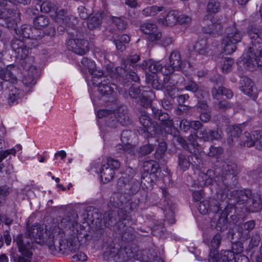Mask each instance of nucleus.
Listing matches in <instances>:
<instances>
[{"instance_id": "7ed1b4c3", "label": "nucleus", "mask_w": 262, "mask_h": 262, "mask_svg": "<svg viewBox=\"0 0 262 262\" xmlns=\"http://www.w3.org/2000/svg\"><path fill=\"white\" fill-rule=\"evenodd\" d=\"M97 116L99 118H105L107 125L113 128H116L118 123L122 126H127L132 123L128 111L124 105H120L115 110H99Z\"/></svg>"}, {"instance_id": "4be33fe9", "label": "nucleus", "mask_w": 262, "mask_h": 262, "mask_svg": "<svg viewBox=\"0 0 262 262\" xmlns=\"http://www.w3.org/2000/svg\"><path fill=\"white\" fill-rule=\"evenodd\" d=\"M182 59L180 52L174 50L169 56V65L167 67L168 73L171 74L174 71H179L182 68Z\"/></svg>"}, {"instance_id": "f3484780", "label": "nucleus", "mask_w": 262, "mask_h": 262, "mask_svg": "<svg viewBox=\"0 0 262 262\" xmlns=\"http://www.w3.org/2000/svg\"><path fill=\"white\" fill-rule=\"evenodd\" d=\"M21 73V69L14 64L7 65L6 67L0 66V83L4 82L11 84L16 83L17 76Z\"/></svg>"}, {"instance_id": "0eeeda50", "label": "nucleus", "mask_w": 262, "mask_h": 262, "mask_svg": "<svg viewBox=\"0 0 262 262\" xmlns=\"http://www.w3.org/2000/svg\"><path fill=\"white\" fill-rule=\"evenodd\" d=\"M135 171L129 168L126 170V173L122 176L118 180L117 187L120 190L123 191L129 195L136 193L140 187L138 180L134 178Z\"/></svg>"}, {"instance_id": "774afa93", "label": "nucleus", "mask_w": 262, "mask_h": 262, "mask_svg": "<svg viewBox=\"0 0 262 262\" xmlns=\"http://www.w3.org/2000/svg\"><path fill=\"white\" fill-rule=\"evenodd\" d=\"M71 259L73 262L84 261L86 260L87 256L84 253L81 251H77V252L71 257Z\"/></svg>"}, {"instance_id": "6e6d98bb", "label": "nucleus", "mask_w": 262, "mask_h": 262, "mask_svg": "<svg viewBox=\"0 0 262 262\" xmlns=\"http://www.w3.org/2000/svg\"><path fill=\"white\" fill-rule=\"evenodd\" d=\"M111 19L118 30L122 31L126 28L127 23L124 18L112 16Z\"/></svg>"}, {"instance_id": "69168bd1", "label": "nucleus", "mask_w": 262, "mask_h": 262, "mask_svg": "<svg viewBox=\"0 0 262 262\" xmlns=\"http://www.w3.org/2000/svg\"><path fill=\"white\" fill-rule=\"evenodd\" d=\"M16 152H17L14 147L5 150H0V163H1L9 155H12L15 156Z\"/></svg>"}, {"instance_id": "a211bd4d", "label": "nucleus", "mask_w": 262, "mask_h": 262, "mask_svg": "<svg viewBox=\"0 0 262 262\" xmlns=\"http://www.w3.org/2000/svg\"><path fill=\"white\" fill-rule=\"evenodd\" d=\"M80 247L79 242L75 237H70L59 241V251L62 253L76 252Z\"/></svg>"}, {"instance_id": "c85d7f7f", "label": "nucleus", "mask_w": 262, "mask_h": 262, "mask_svg": "<svg viewBox=\"0 0 262 262\" xmlns=\"http://www.w3.org/2000/svg\"><path fill=\"white\" fill-rule=\"evenodd\" d=\"M262 26L257 28L255 26H249L248 29V35L251 39L252 44H260L262 42Z\"/></svg>"}, {"instance_id": "79ce46f5", "label": "nucleus", "mask_w": 262, "mask_h": 262, "mask_svg": "<svg viewBox=\"0 0 262 262\" xmlns=\"http://www.w3.org/2000/svg\"><path fill=\"white\" fill-rule=\"evenodd\" d=\"M77 215L73 214L71 216H67L62 219L61 221V227L63 228H74L77 224Z\"/></svg>"}, {"instance_id": "09e8293b", "label": "nucleus", "mask_w": 262, "mask_h": 262, "mask_svg": "<svg viewBox=\"0 0 262 262\" xmlns=\"http://www.w3.org/2000/svg\"><path fill=\"white\" fill-rule=\"evenodd\" d=\"M81 63L89 69V72L92 76L97 75L98 71L95 70L96 66L94 62L87 58L83 57L81 60Z\"/></svg>"}, {"instance_id": "ea45409f", "label": "nucleus", "mask_w": 262, "mask_h": 262, "mask_svg": "<svg viewBox=\"0 0 262 262\" xmlns=\"http://www.w3.org/2000/svg\"><path fill=\"white\" fill-rule=\"evenodd\" d=\"M139 113V120L140 124L143 127H145L146 128H150L152 123L149 116V114L145 110V108H141Z\"/></svg>"}, {"instance_id": "4c0bfd02", "label": "nucleus", "mask_w": 262, "mask_h": 262, "mask_svg": "<svg viewBox=\"0 0 262 262\" xmlns=\"http://www.w3.org/2000/svg\"><path fill=\"white\" fill-rule=\"evenodd\" d=\"M102 17L101 13H97L93 14L88 19V28L92 30L99 28L102 24Z\"/></svg>"}, {"instance_id": "3c124183", "label": "nucleus", "mask_w": 262, "mask_h": 262, "mask_svg": "<svg viewBox=\"0 0 262 262\" xmlns=\"http://www.w3.org/2000/svg\"><path fill=\"white\" fill-rule=\"evenodd\" d=\"M219 262H235V256L231 250H222Z\"/></svg>"}, {"instance_id": "680f3d73", "label": "nucleus", "mask_w": 262, "mask_h": 262, "mask_svg": "<svg viewBox=\"0 0 262 262\" xmlns=\"http://www.w3.org/2000/svg\"><path fill=\"white\" fill-rule=\"evenodd\" d=\"M147 35V39L149 41H156L160 40L161 38L162 33L158 29L157 27L155 31H151Z\"/></svg>"}, {"instance_id": "e433bc0d", "label": "nucleus", "mask_w": 262, "mask_h": 262, "mask_svg": "<svg viewBox=\"0 0 262 262\" xmlns=\"http://www.w3.org/2000/svg\"><path fill=\"white\" fill-rule=\"evenodd\" d=\"M177 12L171 11L167 13L165 17L159 18L158 21L164 26H172L177 23Z\"/></svg>"}, {"instance_id": "f03ea898", "label": "nucleus", "mask_w": 262, "mask_h": 262, "mask_svg": "<svg viewBox=\"0 0 262 262\" xmlns=\"http://www.w3.org/2000/svg\"><path fill=\"white\" fill-rule=\"evenodd\" d=\"M214 178L218 198L226 200L229 189L235 186L237 174L236 164L231 161H222L217 165Z\"/></svg>"}, {"instance_id": "20e7f679", "label": "nucleus", "mask_w": 262, "mask_h": 262, "mask_svg": "<svg viewBox=\"0 0 262 262\" xmlns=\"http://www.w3.org/2000/svg\"><path fill=\"white\" fill-rule=\"evenodd\" d=\"M153 116L155 120L160 121L161 126L158 125L154 126L153 130L155 132V136H164L165 134H172L173 131L174 134L178 133V130H176L174 126L173 121L170 119L169 115L166 113L162 112L161 110H156L155 108H151Z\"/></svg>"}, {"instance_id": "9d476101", "label": "nucleus", "mask_w": 262, "mask_h": 262, "mask_svg": "<svg viewBox=\"0 0 262 262\" xmlns=\"http://www.w3.org/2000/svg\"><path fill=\"white\" fill-rule=\"evenodd\" d=\"M11 48L14 52L17 60H20L21 66L26 64V63H32L33 61V57H29L30 54V49L21 40L14 38L11 41Z\"/></svg>"}, {"instance_id": "37998d69", "label": "nucleus", "mask_w": 262, "mask_h": 262, "mask_svg": "<svg viewBox=\"0 0 262 262\" xmlns=\"http://www.w3.org/2000/svg\"><path fill=\"white\" fill-rule=\"evenodd\" d=\"M236 43L223 38L222 43L223 53L227 55L233 53L236 49Z\"/></svg>"}, {"instance_id": "72a5a7b5", "label": "nucleus", "mask_w": 262, "mask_h": 262, "mask_svg": "<svg viewBox=\"0 0 262 262\" xmlns=\"http://www.w3.org/2000/svg\"><path fill=\"white\" fill-rule=\"evenodd\" d=\"M193 49L199 55L207 56L209 54L210 49L207 40L205 38L198 40L193 46Z\"/></svg>"}, {"instance_id": "a19ab883", "label": "nucleus", "mask_w": 262, "mask_h": 262, "mask_svg": "<svg viewBox=\"0 0 262 262\" xmlns=\"http://www.w3.org/2000/svg\"><path fill=\"white\" fill-rule=\"evenodd\" d=\"M23 95V92L20 90L16 88L12 89L7 99L9 105L11 106L17 104Z\"/></svg>"}, {"instance_id": "9b49d317", "label": "nucleus", "mask_w": 262, "mask_h": 262, "mask_svg": "<svg viewBox=\"0 0 262 262\" xmlns=\"http://www.w3.org/2000/svg\"><path fill=\"white\" fill-rule=\"evenodd\" d=\"M29 235L34 238L36 242L40 245L46 244L50 250H56L54 245V233H51L50 231H46L45 233L37 226H33L28 230Z\"/></svg>"}, {"instance_id": "58836bf2", "label": "nucleus", "mask_w": 262, "mask_h": 262, "mask_svg": "<svg viewBox=\"0 0 262 262\" xmlns=\"http://www.w3.org/2000/svg\"><path fill=\"white\" fill-rule=\"evenodd\" d=\"M54 13L55 14V16L53 15H51V16L54 17L56 22L62 24L65 26L69 25L71 17L68 15L67 11L64 9H61L58 11V9L57 8V12H54Z\"/></svg>"}, {"instance_id": "e2e57ef3", "label": "nucleus", "mask_w": 262, "mask_h": 262, "mask_svg": "<svg viewBox=\"0 0 262 262\" xmlns=\"http://www.w3.org/2000/svg\"><path fill=\"white\" fill-rule=\"evenodd\" d=\"M243 250L244 247L242 242H236L232 244L231 252L234 255H236L238 256V255L241 254Z\"/></svg>"}, {"instance_id": "338daca9", "label": "nucleus", "mask_w": 262, "mask_h": 262, "mask_svg": "<svg viewBox=\"0 0 262 262\" xmlns=\"http://www.w3.org/2000/svg\"><path fill=\"white\" fill-rule=\"evenodd\" d=\"M223 149L221 147H215L211 146L209 148V152L208 153V155L209 157H215L222 154Z\"/></svg>"}, {"instance_id": "423d86ee", "label": "nucleus", "mask_w": 262, "mask_h": 262, "mask_svg": "<svg viewBox=\"0 0 262 262\" xmlns=\"http://www.w3.org/2000/svg\"><path fill=\"white\" fill-rule=\"evenodd\" d=\"M226 132L229 135L227 142L229 145H235L239 147L253 146V142L249 140L250 133L245 132L242 134L241 128L236 125H231L226 129Z\"/></svg>"}, {"instance_id": "39448f33", "label": "nucleus", "mask_w": 262, "mask_h": 262, "mask_svg": "<svg viewBox=\"0 0 262 262\" xmlns=\"http://www.w3.org/2000/svg\"><path fill=\"white\" fill-rule=\"evenodd\" d=\"M256 45L252 44L243 54L244 67L250 71H254L256 68L262 70V48L259 46L257 48Z\"/></svg>"}, {"instance_id": "0e129e2a", "label": "nucleus", "mask_w": 262, "mask_h": 262, "mask_svg": "<svg viewBox=\"0 0 262 262\" xmlns=\"http://www.w3.org/2000/svg\"><path fill=\"white\" fill-rule=\"evenodd\" d=\"M177 23L180 25L189 26L191 23V18L186 15L181 14L177 17Z\"/></svg>"}, {"instance_id": "4d7b16f0", "label": "nucleus", "mask_w": 262, "mask_h": 262, "mask_svg": "<svg viewBox=\"0 0 262 262\" xmlns=\"http://www.w3.org/2000/svg\"><path fill=\"white\" fill-rule=\"evenodd\" d=\"M220 9V4L214 0H210L208 3L207 10L208 14H215L219 11Z\"/></svg>"}, {"instance_id": "bf43d9fd", "label": "nucleus", "mask_w": 262, "mask_h": 262, "mask_svg": "<svg viewBox=\"0 0 262 262\" xmlns=\"http://www.w3.org/2000/svg\"><path fill=\"white\" fill-rule=\"evenodd\" d=\"M154 146L152 145V144L148 143L141 146L139 151H138L137 149V152L136 154H137L139 157H142L143 156L150 154L154 150Z\"/></svg>"}, {"instance_id": "f8f14e48", "label": "nucleus", "mask_w": 262, "mask_h": 262, "mask_svg": "<svg viewBox=\"0 0 262 262\" xmlns=\"http://www.w3.org/2000/svg\"><path fill=\"white\" fill-rule=\"evenodd\" d=\"M103 75V73L100 71L98 72L97 75L92 76L91 81L93 85L98 86V91L102 96L108 97L114 95V89L117 88L116 84Z\"/></svg>"}, {"instance_id": "4468645a", "label": "nucleus", "mask_w": 262, "mask_h": 262, "mask_svg": "<svg viewBox=\"0 0 262 262\" xmlns=\"http://www.w3.org/2000/svg\"><path fill=\"white\" fill-rule=\"evenodd\" d=\"M68 49L75 53L83 55L89 51V42L80 34L71 36L66 42Z\"/></svg>"}, {"instance_id": "7c9ffc66", "label": "nucleus", "mask_w": 262, "mask_h": 262, "mask_svg": "<svg viewBox=\"0 0 262 262\" xmlns=\"http://www.w3.org/2000/svg\"><path fill=\"white\" fill-rule=\"evenodd\" d=\"M184 86L185 90L195 93L198 99H201V97L205 98L207 97V93L202 91L199 85L192 80H189L185 82Z\"/></svg>"}, {"instance_id": "a18cd8bd", "label": "nucleus", "mask_w": 262, "mask_h": 262, "mask_svg": "<svg viewBox=\"0 0 262 262\" xmlns=\"http://www.w3.org/2000/svg\"><path fill=\"white\" fill-rule=\"evenodd\" d=\"M253 138L250 134L249 140H251L253 142V146H255L256 148L262 150V132L260 130H255L253 132Z\"/></svg>"}, {"instance_id": "c756f323", "label": "nucleus", "mask_w": 262, "mask_h": 262, "mask_svg": "<svg viewBox=\"0 0 262 262\" xmlns=\"http://www.w3.org/2000/svg\"><path fill=\"white\" fill-rule=\"evenodd\" d=\"M250 190H235L232 192L233 199L236 205L246 204L251 196Z\"/></svg>"}, {"instance_id": "412c9836", "label": "nucleus", "mask_w": 262, "mask_h": 262, "mask_svg": "<svg viewBox=\"0 0 262 262\" xmlns=\"http://www.w3.org/2000/svg\"><path fill=\"white\" fill-rule=\"evenodd\" d=\"M6 21V26L10 29L15 30L16 34L20 37L25 38L31 39V33L32 32V27L28 25H23L19 30L15 28L16 24L14 19L11 17H7L5 19Z\"/></svg>"}, {"instance_id": "5fc2aeb1", "label": "nucleus", "mask_w": 262, "mask_h": 262, "mask_svg": "<svg viewBox=\"0 0 262 262\" xmlns=\"http://www.w3.org/2000/svg\"><path fill=\"white\" fill-rule=\"evenodd\" d=\"M145 86L140 87L136 85L133 84L129 89V95L132 98L136 99L138 97H140L141 95V93L143 90H145L144 88Z\"/></svg>"}, {"instance_id": "49530a36", "label": "nucleus", "mask_w": 262, "mask_h": 262, "mask_svg": "<svg viewBox=\"0 0 262 262\" xmlns=\"http://www.w3.org/2000/svg\"><path fill=\"white\" fill-rule=\"evenodd\" d=\"M196 137H198V136L191 134L187 138V144L189 145L188 150L190 153L195 154V155H196L198 147L199 145L196 141Z\"/></svg>"}, {"instance_id": "864d4df0", "label": "nucleus", "mask_w": 262, "mask_h": 262, "mask_svg": "<svg viewBox=\"0 0 262 262\" xmlns=\"http://www.w3.org/2000/svg\"><path fill=\"white\" fill-rule=\"evenodd\" d=\"M40 10L43 13L57 12V7L49 1H45L40 5Z\"/></svg>"}, {"instance_id": "2f4dec72", "label": "nucleus", "mask_w": 262, "mask_h": 262, "mask_svg": "<svg viewBox=\"0 0 262 262\" xmlns=\"http://www.w3.org/2000/svg\"><path fill=\"white\" fill-rule=\"evenodd\" d=\"M166 135L165 134L164 136H162L161 135L158 136H155L156 138H157L156 140L159 142V144L155 156L156 159L158 160H160L163 158L165 152L167 149V144L164 141L166 138Z\"/></svg>"}, {"instance_id": "8fccbe9b", "label": "nucleus", "mask_w": 262, "mask_h": 262, "mask_svg": "<svg viewBox=\"0 0 262 262\" xmlns=\"http://www.w3.org/2000/svg\"><path fill=\"white\" fill-rule=\"evenodd\" d=\"M12 190V188L7 185L0 186V205H3L6 203Z\"/></svg>"}, {"instance_id": "cd10ccee", "label": "nucleus", "mask_w": 262, "mask_h": 262, "mask_svg": "<svg viewBox=\"0 0 262 262\" xmlns=\"http://www.w3.org/2000/svg\"><path fill=\"white\" fill-rule=\"evenodd\" d=\"M198 137L206 142L219 140L221 139V136L217 131L207 128L201 129Z\"/></svg>"}, {"instance_id": "aec40b11", "label": "nucleus", "mask_w": 262, "mask_h": 262, "mask_svg": "<svg viewBox=\"0 0 262 262\" xmlns=\"http://www.w3.org/2000/svg\"><path fill=\"white\" fill-rule=\"evenodd\" d=\"M209 17L206 16L204 17L203 27V31L213 37H216L221 34L223 32L222 26L220 23L214 22L212 20H208Z\"/></svg>"}, {"instance_id": "13d9d810", "label": "nucleus", "mask_w": 262, "mask_h": 262, "mask_svg": "<svg viewBox=\"0 0 262 262\" xmlns=\"http://www.w3.org/2000/svg\"><path fill=\"white\" fill-rule=\"evenodd\" d=\"M234 61L232 58L226 57L222 59L221 67L223 72H228L231 70Z\"/></svg>"}, {"instance_id": "b1692460", "label": "nucleus", "mask_w": 262, "mask_h": 262, "mask_svg": "<svg viewBox=\"0 0 262 262\" xmlns=\"http://www.w3.org/2000/svg\"><path fill=\"white\" fill-rule=\"evenodd\" d=\"M24 70L27 72V74H25L22 79L23 83L26 86H30L34 85L36 83V80L34 78V74L36 72V68L32 65V63H26V64L21 66Z\"/></svg>"}, {"instance_id": "5701e85b", "label": "nucleus", "mask_w": 262, "mask_h": 262, "mask_svg": "<svg viewBox=\"0 0 262 262\" xmlns=\"http://www.w3.org/2000/svg\"><path fill=\"white\" fill-rule=\"evenodd\" d=\"M240 89L246 95L255 99L257 97V89L254 86V83L247 76H242L241 78Z\"/></svg>"}, {"instance_id": "a878e982", "label": "nucleus", "mask_w": 262, "mask_h": 262, "mask_svg": "<svg viewBox=\"0 0 262 262\" xmlns=\"http://www.w3.org/2000/svg\"><path fill=\"white\" fill-rule=\"evenodd\" d=\"M217 176L214 170L208 169L207 172L200 171L197 178L198 185L201 187L210 185Z\"/></svg>"}, {"instance_id": "c03bdc74", "label": "nucleus", "mask_w": 262, "mask_h": 262, "mask_svg": "<svg viewBox=\"0 0 262 262\" xmlns=\"http://www.w3.org/2000/svg\"><path fill=\"white\" fill-rule=\"evenodd\" d=\"M144 170L147 173H156L159 168L158 163L154 160L146 161L143 163Z\"/></svg>"}, {"instance_id": "6ab92c4d", "label": "nucleus", "mask_w": 262, "mask_h": 262, "mask_svg": "<svg viewBox=\"0 0 262 262\" xmlns=\"http://www.w3.org/2000/svg\"><path fill=\"white\" fill-rule=\"evenodd\" d=\"M193 163L196 165L200 163L196 155H191L184 153L179 154L178 163V167L181 170L183 171H186L189 167L190 164L193 165Z\"/></svg>"}, {"instance_id": "2eb2a0df", "label": "nucleus", "mask_w": 262, "mask_h": 262, "mask_svg": "<svg viewBox=\"0 0 262 262\" xmlns=\"http://www.w3.org/2000/svg\"><path fill=\"white\" fill-rule=\"evenodd\" d=\"M217 191V189H216ZM217 199H211L210 201L204 200L201 201L199 205L198 209L201 214H205L209 210L214 213H218L220 210L225 206L228 203V199L226 200L221 199L218 198V193L216 191Z\"/></svg>"}, {"instance_id": "052dcab7", "label": "nucleus", "mask_w": 262, "mask_h": 262, "mask_svg": "<svg viewBox=\"0 0 262 262\" xmlns=\"http://www.w3.org/2000/svg\"><path fill=\"white\" fill-rule=\"evenodd\" d=\"M157 27V25L154 23L145 22L141 25L140 30L143 33L147 35L151 31H155Z\"/></svg>"}, {"instance_id": "6e6552de", "label": "nucleus", "mask_w": 262, "mask_h": 262, "mask_svg": "<svg viewBox=\"0 0 262 262\" xmlns=\"http://www.w3.org/2000/svg\"><path fill=\"white\" fill-rule=\"evenodd\" d=\"M236 207L234 205L226 204L221 214L215 213L216 214L211 221V226L219 231L227 230L228 226V216H230V218L234 220L236 218L234 213Z\"/></svg>"}, {"instance_id": "473e14b6", "label": "nucleus", "mask_w": 262, "mask_h": 262, "mask_svg": "<svg viewBox=\"0 0 262 262\" xmlns=\"http://www.w3.org/2000/svg\"><path fill=\"white\" fill-rule=\"evenodd\" d=\"M226 35L224 38L234 43H238L241 41L242 34L237 30L235 26L228 27L226 30Z\"/></svg>"}, {"instance_id": "f257e3e1", "label": "nucleus", "mask_w": 262, "mask_h": 262, "mask_svg": "<svg viewBox=\"0 0 262 262\" xmlns=\"http://www.w3.org/2000/svg\"><path fill=\"white\" fill-rule=\"evenodd\" d=\"M140 59L138 54L130 55L121 60V67H118L110 73V77L112 79L121 81L125 84V80L130 79L135 82H139V77L136 72L137 69L145 70L148 69L152 73H161L163 76H169L166 66H163L159 61H154L149 60H144L142 64H138L137 62Z\"/></svg>"}, {"instance_id": "603ef678", "label": "nucleus", "mask_w": 262, "mask_h": 262, "mask_svg": "<svg viewBox=\"0 0 262 262\" xmlns=\"http://www.w3.org/2000/svg\"><path fill=\"white\" fill-rule=\"evenodd\" d=\"M49 23L48 16L41 15L36 17L34 20V25L39 29H42L46 27Z\"/></svg>"}, {"instance_id": "de8ad7c7", "label": "nucleus", "mask_w": 262, "mask_h": 262, "mask_svg": "<svg viewBox=\"0 0 262 262\" xmlns=\"http://www.w3.org/2000/svg\"><path fill=\"white\" fill-rule=\"evenodd\" d=\"M164 9V7H159L157 6H148L142 10V14L146 16H151L156 15L159 12L162 11Z\"/></svg>"}, {"instance_id": "1a4fd4ad", "label": "nucleus", "mask_w": 262, "mask_h": 262, "mask_svg": "<svg viewBox=\"0 0 262 262\" xmlns=\"http://www.w3.org/2000/svg\"><path fill=\"white\" fill-rule=\"evenodd\" d=\"M163 83H160L158 80L153 79L151 81V85L153 88L157 90L165 89L171 98L176 97L174 93L176 89L172 87L174 85H181L184 81V77L179 75H172L170 76H163Z\"/></svg>"}, {"instance_id": "c9c22d12", "label": "nucleus", "mask_w": 262, "mask_h": 262, "mask_svg": "<svg viewBox=\"0 0 262 262\" xmlns=\"http://www.w3.org/2000/svg\"><path fill=\"white\" fill-rule=\"evenodd\" d=\"M116 151L119 154H128L135 155L137 152L136 146L129 143L118 144L116 146Z\"/></svg>"}, {"instance_id": "393cba45", "label": "nucleus", "mask_w": 262, "mask_h": 262, "mask_svg": "<svg viewBox=\"0 0 262 262\" xmlns=\"http://www.w3.org/2000/svg\"><path fill=\"white\" fill-rule=\"evenodd\" d=\"M245 209L250 212H257L262 209V200L258 194L251 193L248 202L245 205Z\"/></svg>"}, {"instance_id": "ddd939ff", "label": "nucleus", "mask_w": 262, "mask_h": 262, "mask_svg": "<svg viewBox=\"0 0 262 262\" xmlns=\"http://www.w3.org/2000/svg\"><path fill=\"white\" fill-rule=\"evenodd\" d=\"M14 242H16L19 252L21 253L22 256L14 253L11 255V260L13 262H31L33 253L30 243L25 242L21 235H18L16 239H14Z\"/></svg>"}, {"instance_id": "dca6fc26", "label": "nucleus", "mask_w": 262, "mask_h": 262, "mask_svg": "<svg viewBox=\"0 0 262 262\" xmlns=\"http://www.w3.org/2000/svg\"><path fill=\"white\" fill-rule=\"evenodd\" d=\"M120 166V163L118 160L112 158H107L106 163L103 164L100 169V177L103 182L106 183L112 180L115 174V170Z\"/></svg>"}, {"instance_id": "bb28decb", "label": "nucleus", "mask_w": 262, "mask_h": 262, "mask_svg": "<svg viewBox=\"0 0 262 262\" xmlns=\"http://www.w3.org/2000/svg\"><path fill=\"white\" fill-rule=\"evenodd\" d=\"M222 241V236L220 233H216L213 236L211 241V246L212 248L210 250L209 257L212 256V259H210V262H216L217 260V249L219 248Z\"/></svg>"}, {"instance_id": "f704fd0d", "label": "nucleus", "mask_w": 262, "mask_h": 262, "mask_svg": "<svg viewBox=\"0 0 262 262\" xmlns=\"http://www.w3.org/2000/svg\"><path fill=\"white\" fill-rule=\"evenodd\" d=\"M145 90H143L141 95L140 96V102L141 105L145 110L150 106L151 102L152 91L150 90L149 87H145Z\"/></svg>"}]
</instances>
